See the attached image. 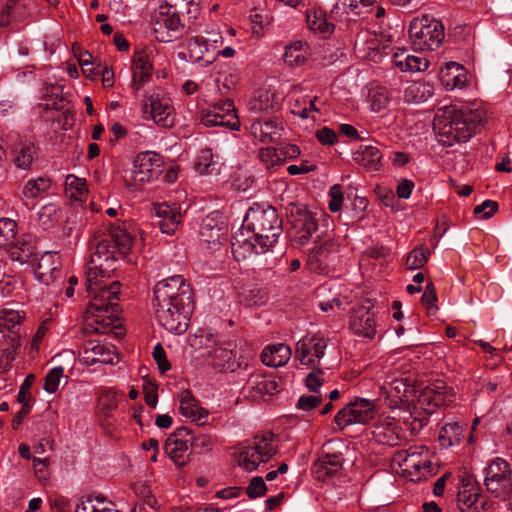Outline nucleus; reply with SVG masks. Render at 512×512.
Returning <instances> with one entry per match:
<instances>
[{
	"label": "nucleus",
	"mask_w": 512,
	"mask_h": 512,
	"mask_svg": "<svg viewBox=\"0 0 512 512\" xmlns=\"http://www.w3.org/2000/svg\"><path fill=\"white\" fill-rule=\"evenodd\" d=\"M132 243L130 234L123 230L101 239L94 238L91 243L92 252L85 272L87 292L91 296L86 320L97 333H107L119 325L120 283L112 276L117 269L118 257H126Z\"/></svg>",
	"instance_id": "obj_1"
},
{
	"label": "nucleus",
	"mask_w": 512,
	"mask_h": 512,
	"mask_svg": "<svg viewBox=\"0 0 512 512\" xmlns=\"http://www.w3.org/2000/svg\"><path fill=\"white\" fill-rule=\"evenodd\" d=\"M379 393L385 404L396 414H409L421 424L426 415L432 414L437 407L451 401V395L441 380L429 384L422 389L415 399L413 386L396 372L385 375L379 383Z\"/></svg>",
	"instance_id": "obj_2"
},
{
	"label": "nucleus",
	"mask_w": 512,
	"mask_h": 512,
	"mask_svg": "<svg viewBox=\"0 0 512 512\" xmlns=\"http://www.w3.org/2000/svg\"><path fill=\"white\" fill-rule=\"evenodd\" d=\"M155 315L161 326L173 334L187 331L194 309L191 286L182 275L159 281L154 287Z\"/></svg>",
	"instance_id": "obj_3"
},
{
	"label": "nucleus",
	"mask_w": 512,
	"mask_h": 512,
	"mask_svg": "<svg viewBox=\"0 0 512 512\" xmlns=\"http://www.w3.org/2000/svg\"><path fill=\"white\" fill-rule=\"evenodd\" d=\"M282 231L275 208L255 204L249 208L242 227L232 238V252L237 260L246 258L247 253L267 252L277 241Z\"/></svg>",
	"instance_id": "obj_4"
},
{
	"label": "nucleus",
	"mask_w": 512,
	"mask_h": 512,
	"mask_svg": "<svg viewBox=\"0 0 512 512\" xmlns=\"http://www.w3.org/2000/svg\"><path fill=\"white\" fill-rule=\"evenodd\" d=\"M486 121L487 111L483 107L465 110L448 108L436 114L433 129L439 143L452 146L469 140Z\"/></svg>",
	"instance_id": "obj_5"
},
{
	"label": "nucleus",
	"mask_w": 512,
	"mask_h": 512,
	"mask_svg": "<svg viewBox=\"0 0 512 512\" xmlns=\"http://www.w3.org/2000/svg\"><path fill=\"white\" fill-rule=\"evenodd\" d=\"M392 470L411 481H420L433 472L427 448L412 446L407 450L397 451L391 460Z\"/></svg>",
	"instance_id": "obj_6"
},
{
	"label": "nucleus",
	"mask_w": 512,
	"mask_h": 512,
	"mask_svg": "<svg viewBox=\"0 0 512 512\" xmlns=\"http://www.w3.org/2000/svg\"><path fill=\"white\" fill-rule=\"evenodd\" d=\"M408 34L413 48L421 51L438 49L445 36L442 23L427 15L413 19Z\"/></svg>",
	"instance_id": "obj_7"
},
{
	"label": "nucleus",
	"mask_w": 512,
	"mask_h": 512,
	"mask_svg": "<svg viewBox=\"0 0 512 512\" xmlns=\"http://www.w3.org/2000/svg\"><path fill=\"white\" fill-rule=\"evenodd\" d=\"M276 454L274 436L265 433L254 437L243 445L238 452L237 461L246 471H254L261 464L268 462Z\"/></svg>",
	"instance_id": "obj_8"
},
{
	"label": "nucleus",
	"mask_w": 512,
	"mask_h": 512,
	"mask_svg": "<svg viewBox=\"0 0 512 512\" xmlns=\"http://www.w3.org/2000/svg\"><path fill=\"white\" fill-rule=\"evenodd\" d=\"M163 171L162 156L153 151H144L135 156L130 170V186L138 189L159 178Z\"/></svg>",
	"instance_id": "obj_9"
},
{
	"label": "nucleus",
	"mask_w": 512,
	"mask_h": 512,
	"mask_svg": "<svg viewBox=\"0 0 512 512\" xmlns=\"http://www.w3.org/2000/svg\"><path fill=\"white\" fill-rule=\"evenodd\" d=\"M484 474L485 488L493 497L500 500L509 497L512 491V469L506 460L495 458L484 469Z\"/></svg>",
	"instance_id": "obj_10"
},
{
	"label": "nucleus",
	"mask_w": 512,
	"mask_h": 512,
	"mask_svg": "<svg viewBox=\"0 0 512 512\" xmlns=\"http://www.w3.org/2000/svg\"><path fill=\"white\" fill-rule=\"evenodd\" d=\"M200 121L206 127L223 126L232 131L240 129L236 108L231 99L219 100L202 109Z\"/></svg>",
	"instance_id": "obj_11"
},
{
	"label": "nucleus",
	"mask_w": 512,
	"mask_h": 512,
	"mask_svg": "<svg viewBox=\"0 0 512 512\" xmlns=\"http://www.w3.org/2000/svg\"><path fill=\"white\" fill-rule=\"evenodd\" d=\"M141 112L145 120H152L161 127L174 124V108L168 99L156 91H146L141 100Z\"/></svg>",
	"instance_id": "obj_12"
},
{
	"label": "nucleus",
	"mask_w": 512,
	"mask_h": 512,
	"mask_svg": "<svg viewBox=\"0 0 512 512\" xmlns=\"http://www.w3.org/2000/svg\"><path fill=\"white\" fill-rule=\"evenodd\" d=\"M394 415L381 414L372 427V439L381 445L396 446L405 439V432L399 425L400 421L407 422L408 418L396 412Z\"/></svg>",
	"instance_id": "obj_13"
},
{
	"label": "nucleus",
	"mask_w": 512,
	"mask_h": 512,
	"mask_svg": "<svg viewBox=\"0 0 512 512\" xmlns=\"http://www.w3.org/2000/svg\"><path fill=\"white\" fill-rule=\"evenodd\" d=\"M375 408L374 401L356 397L337 412L334 422L340 429L353 424H366L373 419Z\"/></svg>",
	"instance_id": "obj_14"
},
{
	"label": "nucleus",
	"mask_w": 512,
	"mask_h": 512,
	"mask_svg": "<svg viewBox=\"0 0 512 512\" xmlns=\"http://www.w3.org/2000/svg\"><path fill=\"white\" fill-rule=\"evenodd\" d=\"M23 317L24 314L18 310L4 309L0 312V333L4 338H7L10 347L5 349V354L0 359L1 365L5 362L4 369L10 367V363L13 359L12 350L19 346Z\"/></svg>",
	"instance_id": "obj_15"
},
{
	"label": "nucleus",
	"mask_w": 512,
	"mask_h": 512,
	"mask_svg": "<svg viewBox=\"0 0 512 512\" xmlns=\"http://www.w3.org/2000/svg\"><path fill=\"white\" fill-rule=\"evenodd\" d=\"M180 13L173 9L160 5L155 14L153 30L159 42L168 43L179 38L184 33V24L180 19Z\"/></svg>",
	"instance_id": "obj_16"
},
{
	"label": "nucleus",
	"mask_w": 512,
	"mask_h": 512,
	"mask_svg": "<svg viewBox=\"0 0 512 512\" xmlns=\"http://www.w3.org/2000/svg\"><path fill=\"white\" fill-rule=\"evenodd\" d=\"M195 440L196 438L189 428L179 427L166 439L165 453L177 466H184L189 461Z\"/></svg>",
	"instance_id": "obj_17"
},
{
	"label": "nucleus",
	"mask_w": 512,
	"mask_h": 512,
	"mask_svg": "<svg viewBox=\"0 0 512 512\" xmlns=\"http://www.w3.org/2000/svg\"><path fill=\"white\" fill-rule=\"evenodd\" d=\"M337 265V246L331 239H326L317 244L308 254L306 266L317 274L327 275Z\"/></svg>",
	"instance_id": "obj_18"
},
{
	"label": "nucleus",
	"mask_w": 512,
	"mask_h": 512,
	"mask_svg": "<svg viewBox=\"0 0 512 512\" xmlns=\"http://www.w3.org/2000/svg\"><path fill=\"white\" fill-rule=\"evenodd\" d=\"M327 341L319 335H307L296 345L295 359L300 365L316 368L325 354Z\"/></svg>",
	"instance_id": "obj_19"
},
{
	"label": "nucleus",
	"mask_w": 512,
	"mask_h": 512,
	"mask_svg": "<svg viewBox=\"0 0 512 512\" xmlns=\"http://www.w3.org/2000/svg\"><path fill=\"white\" fill-rule=\"evenodd\" d=\"M206 362L219 372H234L248 365L243 357L238 356L234 345L230 342L218 343Z\"/></svg>",
	"instance_id": "obj_20"
},
{
	"label": "nucleus",
	"mask_w": 512,
	"mask_h": 512,
	"mask_svg": "<svg viewBox=\"0 0 512 512\" xmlns=\"http://www.w3.org/2000/svg\"><path fill=\"white\" fill-rule=\"evenodd\" d=\"M389 40L374 31L362 30L355 39V50L360 58L376 61L381 51L388 47Z\"/></svg>",
	"instance_id": "obj_21"
},
{
	"label": "nucleus",
	"mask_w": 512,
	"mask_h": 512,
	"mask_svg": "<svg viewBox=\"0 0 512 512\" xmlns=\"http://www.w3.org/2000/svg\"><path fill=\"white\" fill-rule=\"evenodd\" d=\"M96 415L103 428H108L113 424L114 413L118 408L119 399L123 394L111 387H100L97 392Z\"/></svg>",
	"instance_id": "obj_22"
},
{
	"label": "nucleus",
	"mask_w": 512,
	"mask_h": 512,
	"mask_svg": "<svg viewBox=\"0 0 512 512\" xmlns=\"http://www.w3.org/2000/svg\"><path fill=\"white\" fill-rule=\"evenodd\" d=\"M116 359L115 347L98 340H88L80 352V361L86 366L113 364Z\"/></svg>",
	"instance_id": "obj_23"
},
{
	"label": "nucleus",
	"mask_w": 512,
	"mask_h": 512,
	"mask_svg": "<svg viewBox=\"0 0 512 512\" xmlns=\"http://www.w3.org/2000/svg\"><path fill=\"white\" fill-rule=\"evenodd\" d=\"M35 278L50 285L62 278L61 259L58 253L45 252L37 260L33 269Z\"/></svg>",
	"instance_id": "obj_24"
},
{
	"label": "nucleus",
	"mask_w": 512,
	"mask_h": 512,
	"mask_svg": "<svg viewBox=\"0 0 512 512\" xmlns=\"http://www.w3.org/2000/svg\"><path fill=\"white\" fill-rule=\"evenodd\" d=\"M349 327L357 336L373 339L376 336V322L369 306H361L350 317Z\"/></svg>",
	"instance_id": "obj_25"
},
{
	"label": "nucleus",
	"mask_w": 512,
	"mask_h": 512,
	"mask_svg": "<svg viewBox=\"0 0 512 512\" xmlns=\"http://www.w3.org/2000/svg\"><path fill=\"white\" fill-rule=\"evenodd\" d=\"M180 414L187 420L202 426L209 416L208 410L200 405L191 391L182 390L178 395Z\"/></svg>",
	"instance_id": "obj_26"
},
{
	"label": "nucleus",
	"mask_w": 512,
	"mask_h": 512,
	"mask_svg": "<svg viewBox=\"0 0 512 512\" xmlns=\"http://www.w3.org/2000/svg\"><path fill=\"white\" fill-rule=\"evenodd\" d=\"M277 387V382L274 379L260 373H254L248 378L243 387V392L251 400L259 401L274 394Z\"/></svg>",
	"instance_id": "obj_27"
},
{
	"label": "nucleus",
	"mask_w": 512,
	"mask_h": 512,
	"mask_svg": "<svg viewBox=\"0 0 512 512\" xmlns=\"http://www.w3.org/2000/svg\"><path fill=\"white\" fill-rule=\"evenodd\" d=\"M154 211L159 218L158 225L162 233L172 235L182 221L180 207L177 204L157 203Z\"/></svg>",
	"instance_id": "obj_28"
},
{
	"label": "nucleus",
	"mask_w": 512,
	"mask_h": 512,
	"mask_svg": "<svg viewBox=\"0 0 512 512\" xmlns=\"http://www.w3.org/2000/svg\"><path fill=\"white\" fill-rule=\"evenodd\" d=\"M200 240L207 244L211 250L219 249L226 240V228L219 224L215 217L207 216L201 224L199 230Z\"/></svg>",
	"instance_id": "obj_29"
},
{
	"label": "nucleus",
	"mask_w": 512,
	"mask_h": 512,
	"mask_svg": "<svg viewBox=\"0 0 512 512\" xmlns=\"http://www.w3.org/2000/svg\"><path fill=\"white\" fill-rule=\"evenodd\" d=\"M187 55L191 62L207 66L216 60V54L204 37L196 36L187 43Z\"/></svg>",
	"instance_id": "obj_30"
},
{
	"label": "nucleus",
	"mask_w": 512,
	"mask_h": 512,
	"mask_svg": "<svg viewBox=\"0 0 512 512\" xmlns=\"http://www.w3.org/2000/svg\"><path fill=\"white\" fill-rule=\"evenodd\" d=\"M393 64L402 72H422L429 67V61L422 56L410 54L406 48H398L393 54Z\"/></svg>",
	"instance_id": "obj_31"
},
{
	"label": "nucleus",
	"mask_w": 512,
	"mask_h": 512,
	"mask_svg": "<svg viewBox=\"0 0 512 512\" xmlns=\"http://www.w3.org/2000/svg\"><path fill=\"white\" fill-rule=\"evenodd\" d=\"M133 88L139 91L149 81L153 70L150 53L146 50L135 52L133 58Z\"/></svg>",
	"instance_id": "obj_32"
},
{
	"label": "nucleus",
	"mask_w": 512,
	"mask_h": 512,
	"mask_svg": "<svg viewBox=\"0 0 512 512\" xmlns=\"http://www.w3.org/2000/svg\"><path fill=\"white\" fill-rule=\"evenodd\" d=\"M28 16L27 5L24 0H6L0 14L2 28L17 25Z\"/></svg>",
	"instance_id": "obj_33"
},
{
	"label": "nucleus",
	"mask_w": 512,
	"mask_h": 512,
	"mask_svg": "<svg viewBox=\"0 0 512 512\" xmlns=\"http://www.w3.org/2000/svg\"><path fill=\"white\" fill-rule=\"evenodd\" d=\"M440 79L448 90L463 89L468 81L466 69L456 62L445 64L441 69Z\"/></svg>",
	"instance_id": "obj_34"
},
{
	"label": "nucleus",
	"mask_w": 512,
	"mask_h": 512,
	"mask_svg": "<svg viewBox=\"0 0 512 512\" xmlns=\"http://www.w3.org/2000/svg\"><path fill=\"white\" fill-rule=\"evenodd\" d=\"M292 352L288 345L278 343L266 346L261 353V361L269 367L284 366L291 358Z\"/></svg>",
	"instance_id": "obj_35"
},
{
	"label": "nucleus",
	"mask_w": 512,
	"mask_h": 512,
	"mask_svg": "<svg viewBox=\"0 0 512 512\" xmlns=\"http://www.w3.org/2000/svg\"><path fill=\"white\" fill-rule=\"evenodd\" d=\"M282 129V124L276 120H256L251 124L253 137L264 143L273 142L280 138Z\"/></svg>",
	"instance_id": "obj_36"
},
{
	"label": "nucleus",
	"mask_w": 512,
	"mask_h": 512,
	"mask_svg": "<svg viewBox=\"0 0 512 512\" xmlns=\"http://www.w3.org/2000/svg\"><path fill=\"white\" fill-rule=\"evenodd\" d=\"M14 163L17 168L29 170L38 158L39 148L29 140L20 141L14 148Z\"/></svg>",
	"instance_id": "obj_37"
},
{
	"label": "nucleus",
	"mask_w": 512,
	"mask_h": 512,
	"mask_svg": "<svg viewBox=\"0 0 512 512\" xmlns=\"http://www.w3.org/2000/svg\"><path fill=\"white\" fill-rule=\"evenodd\" d=\"M434 94L433 85L424 80L413 81L409 83L403 91V99L408 103H423Z\"/></svg>",
	"instance_id": "obj_38"
},
{
	"label": "nucleus",
	"mask_w": 512,
	"mask_h": 512,
	"mask_svg": "<svg viewBox=\"0 0 512 512\" xmlns=\"http://www.w3.org/2000/svg\"><path fill=\"white\" fill-rule=\"evenodd\" d=\"M52 188V180L48 176H39L27 180L22 188V199L34 201L48 193Z\"/></svg>",
	"instance_id": "obj_39"
},
{
	"label": "nucleus",
	"mask_w": 512,
	"mask_h": 512,
	"mask_svg": "<svg viewBox=\"0 0 512 512\" xmlns=\"http://www.w3.org/2000/svg\"><path fill=\"white\" fill-rule=\"evenodd\" d=\"M310 57V48L303 41H294L285 47L283 54L284 62L290 67L304 65Z\"/></svg>",
	"instance_id": "obj_40"
},
{
	"label": "nucleus",
	"mask_w": 512,
	"mask_h": 512,
	"mask_svg": "<svg viewBox=\"0 0 512 512\" xmlns=\"http://www.w3.org/2000/svg\"><path fill=\"white\" fill-rule=\"evenodd\" d=\"M190 346L198 355L207 359L218 342L213 333L205 329H199L190 337Z\"/></svg>",
	"instance_id": "obj_41"
},
{
	"label": "nucleus",
	"mask_w": 512,
	"mask_h": 512,
	"mask_svg": "<svg viewBox=\"0 0 512 512\" xmlns=\"http://www.w3.org/2000/svg\"><path fill=\"white\" fill-rule=\"evenodd\" d=\"M353 159L366 169L376 171L381 166L382 154L375 146L363 145L354 152Z\"/></svg>",
	"instance_id": "obj_42"
},
{
	"label": "nucleus",
	"mask_w": 512,
	"mask_h": 512,
	"mask_svg": "<svg viewBox=\"0 0 512 512\" xmlns=\"http://www.w3.org/2000/svg\"><path fill=\"white\" fill-rule=\"evenodd\" d=\"M66 197L74 202H85L88 198L89 189L85 178L69 174L64 183Z\"/></svg>",
	"instance_id": "obj_43"
},
{
	"label": "nucleus",
	"mask_w": 512,
	"mask_h": 512,
	"mask_svg": "<svg viewBox=\"0 0 512 512\" xmlns=\"http://www.w3.org/2000/svg\"><path fill=\"white\" fill-rule=\"evenodd\" d=\"M342 468V457L340 454L322 455L315 463L314 473L320 480L333 476Z\"/></svg>",
	"instance_id": "obj_44"
},
{
	"label": "nucleus",
	"mask_w": 512,
	"mask_h": 512,
	"mask_svg": "<svg viewBox=\"0 0 512 512\" xmlns=\"http://www.w3.org/2000/svg\"><path fill=\"white\" fill-rule=\"evenodd\" d=\"M222 164L215 156L211 149L205 148L200 150L195 162V169L201 175H218L221 171Z\"/></svg>",
	"instance_id": "obj_45"
},
{
	"label": "nucleus",
	"mask_w": 512,
	"mask_h": 512,
	"mask_svg": "<svg viewBox=\"0 0 512 512\" xmlns=\"http://www.w3.org/2000/svg\"><path fill=\"white\" fill-rule=\"evenodd\" d=\"M330 289L323 285L317 289V298L319 299V308L325 313H335L348 304L345 297H342L339 293H334L331 297H326L327 292Z\"/></svg>",
	"instance_id": "obj_46"
},
{
	"label": "nucleus",
	"mask_w": 512,
	"mask_h": 512,
	"mask_svg": "<svg viewBox=\"0 0 512 512\" xmlns=\"http://www.w3.org/2000/svg\"><path fill=\"white\" fill-rule=\"evenodd\" d=\"M278 105L275 93L268 89H259L249 102V109L255 113L268 112Z\"/></svg>",
	"instance_id": "obj_47"
},
{
	"label": "nucleus",
	"mask_w": 512,
	"mask_h": 512,
	"mask_svg": "<svg viewBox=\"0 0 512 512\" xmlns=\"http://www.w3.org/2000/svg\"><path fill=\"white\" fill-rule=\"evenodd\" d=\"M376 2L377 0H338L335 7L349 16L365 17Z\"/></svg>",
	"instance_id": "obj_48"
},
{
	"label": "nucleus",
	"mask_w": 512,
	"mask_h": 512,
	"mask_svg": "<svg viewBox=\"0 0 512 512\" xmlns=\"http://www.w3.org/2000/svg\"><path fill=\"white\" fill-rule=\"evenodd\" d=\"M291 224L293 228L303 229L312 234L317 231L315 216L305 208L294 207L291 210Z\"/></svg>",
	"instance_id": "obj_49"
},
{
	"label": "nucleus",
	"mask_w": 512,
	"mask_h": 512,
	"mask_svg": "<svg viewBox=\"0 0 512 512\" xmlns=\"http://www.w3.org/2000/svg\"><path fill=\"white\" fill-rule=\"evenodd\" d=\"M463 426L458 422H448L439 432V443L442 447H451L460 443L463 437Z\"/></svg>",
	"instance_id": "obj_50"
},
{
	"label": "nucleus",
	"mask_w": 512,
	"mask_h": 512,
	"mask_svg": "<svg viewBox=\"0 0 512 512\" xmlns=\"http://www.w3.org/2000/svg\"><path fill=\"white\" fill-rule=\"evenodd\" d=\"M163 5L180 14H186L189 22L195 21L201 11L200 0H165Z\"/></svg>",
	"instance_id": "obj_51"
},
{
	"label": "nucleus",
	"mask_w": 512,
	"mask_h": 512,
	"mask_svg": "<svg viewBox=\"0 0 512 512\" xmlns=\"http://www.w3.org/2000/svg\"><path fill=\"white\" fill-rule=\"evenodd\" d=\"M75 512H120L116 505L104 498V497H93L82 501L77 505Z\"/></svg>",
	"instance_id": "obj_52"
},
{
	"label": "nucleus",
	"mask_w": 512,
	"mask_h": 512,
	"mask_svg": "<svg viewBox=\"0 0 512 512\" xmlns=\"http://www.w3.org/2000/svg\"><path fill=\"white\" fill-rule=\"evenodd\" d=\"M306 23L308 28L316 33L327 35L333 32L334 26L327 21L322 12L308 10L306 12Z\"/></svg>",
	"instance_id": "obj_53"
},
{
	"label": "nucleus",
	"mask_w": 512,
	"mask_h": 512,
	"mask_svg": "<svg viewBox=\"0 0 512 512\" xmlns=\"http://www.w3.org/2000/svg\"><path fill=\"white\" fill-rule=\"evenodd\" d=\"M11 260L25 263L33 254V245L26 239H16L8 245Z\"/></svg>",
	"instance_id": "obj_54"
},
{
	"label": "nucleus",
	"mask_w": 512,
	"mask_h": 512,
	"mask_svg": "<svg viewBox=\"0 0 512 512\" xmlns=\"http://www.w3.org/2000/svg\"><path fill=\"white\" fill-rule=\"evenodd\" d=\"M390 101V94L385 87L377 86L370 90L368 102L373 112L379 113L386 110Z\"/></svg>",
	"instance_id": "obj_55"
},
{
	"label": "nucleus",
	"mask_w": 512,
	"mask_h": 512,
	"mask_svg": "<svg viewBox=\"0 0 512 512\" xmlns=\"http://www.w3.org/2000/svg\"><path fill=\"white\" fill-rule=\"evenodd\" d=\"M478 500V493L468 487H463L457 495V505L462 512H479L477 507Z\"/></svg>",
	"instance_id": "obj_56"
},
{
	"label": "nucleus",
	"mask_w": 512,
	"mask_h": 512,
	"mask_svg": "<svg viewBox=\"0 0 512 512\" xmlns=\"http://www.w3.org/2000/svg\"><path fill=\"white\" fill-rule=\"evenodd\" d=\"M23 282L17 276L4 275L0 279V297H9L20 294Z\"/></svg>",
	"instance_id": "obj_57"
},
{
	"label": "nucleus",
	"mask_w": 512,
	"mask_h": 512,
	"mask_svg": "<svg viewBox=\"0 0 512 512\" xmlns=\"http://www.w3.org/2000/svg\"><path fill=\"white\" fill-rule=\"evenodd\" d=\"M17 234V223L11 218H0V247L11 244Z\"/></svg>",
	"instance_id": "obj_58"
},
{
	"label": "nucleus",
	"mask_w": 512,
	"mask_h": 512,
	"mask_svg": "<svg viewBox=\"0 0 512 512\" xmlns=\"http://www.w3.org/2000/svg\"><path fill=\"white\" fill-rule=\"evenodd\" d=\"M429 249L421 246L412 250L406 258V267L410 270H416L425 265L429 256Z\"/></svg>",
	"instance_id": "obj_59"
},
{
	"label": "nucleus",
	"mask_w": 512,
	"mask_h": 512,
	"mask_svg": "<svg viewBox=\"0 0 512 512\" xmlns=\"http://www.w3.org/2000/svg\"><path fill=\"white\" fill-rule=\"evenodd\" d=\"M259 158L261 162L266 165L267 169H272L283 164L279 148H263L259 151Z\"/></svg>",
	"instance_id": "obj_60"
},
{
	"label": "nucleus",
	"mask_w": 512,
	"mask_h": 512,
	"mask_svg": "<svg viewBox=\"0 0 512 512\" xmlns=\"http://www.w3.org/2000/svg\"><path fill=\"white\" fill-rule=\"evenodd\" d=\"M64 376V369L61 366L52 368L44 379V390L48 393H55Z\"/></svg>",
	"instance_id": "obj_61"
},
{
	"label": "nucleus",
	"mask_w": 512,
	"mask_h": 512,
	"mask_svg": "<svg viewBox=\"0 0 512 512\" xmlns=\"http://www.w3.org/2000/svg\"><path fill=\"white\" fill-rule=\"evenodd\" d=\"M267 486L262 477H253L246 488V493L250 498H258L265 494Z\"/></svg>",
	"instance_id": "obj_62"
},
{
	"label": "nucleus",
	"mask_w": 512,
	"mask_h": 512,
	"mask_svg": "<svg viewBox=\"0 0 512 512\" xmlns=\"http://www.w3.org/2000/svg\"><path fill=\"white\" fill-rule=\"evenodd\" d=\"M329 203L328 207L331 212L340 211L343 203V192L340 185H333L329 190Z\"/></svg>",
	"instance_id": "obj_63"
},
{
	"label": "nucleus",
	"mask_w": 512,
	"mask_h": 512,
	"mask_svg": "<svg viewBox=\"0 0 512 512\" xmlns=\"http://www.w3.org/2000/svg\"><path fill=\"white\" fill-rule=\"evenodd\" d=\"M497 209H498L497 202L492 201V200H485L482 204L477 205L474 208V214L475 215L483 214L482 218L488 219L495 214Z\"/></svg>",
	"instance_id": "obj_64"
}]
</instances>
